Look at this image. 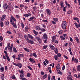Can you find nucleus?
<instances>
[{
  "mask_svg": "<svg viewBox=\"0 0 80 80\" xmlns=\"http://www.w3.org/2000/svg\"><path fill=\"white\" fill-rule=\"evenodd\" d=\"M10 22L11 24L12 25L13 27H14V28H17V25H16V24L14 23V22L12 21V20L10 19Z\"/></svg>",
  "mask_w": 80,
  "mask_h": 80,
  "instance_id": "obj_1",
  "label": "nucleus"
},
{
  "mask_svg": "<svg viewBox=\"0 0 80 80\" xmlns=\"http://www.w3.org/2000/svg\"><path fill=\"white\" fill-rule=\"evenodd\" d=\"M27 42L29 43H31V44H33L34 43V42H33V40H31L28 39L27 40Z\"/></svg>",
  "mask_w": 80,
  "mask_h": 80,
  "instance_id": "obj_2",
  "label": "nucleus"
},
{
  "mask_svg": "<svg viewBox=\"0 0 80 80\" xmlns=\"http://www.w3.org/2000/svg\"><path fill=\"white\" fill-rule=\"evenodd\" d=\"M13 44H12L11 46H10V47H9V48H8V49H9L10 50L9 51L11 52H12V49L13 48Z\"/></svg>",
  "mask_w": 80,
  "mask_h": 80,
  "instance_id": "obj_3",
  "label": "nucleus"
},
{
  "mask_svg": "<svg viewBox=\"0 0 80 80\" xmlns=\"http://www.w3.org/2000/svg\"><path fill=\"white\" fill-rule=\"evenodd\" d=\"M60 64H58L56 66V70L57 71H58L60 69Z\"/></svg>",
  "mask_w": 80,
  "mask_h": 80,
  "instance_id": "obj_4",
  "label": "nucleus"
},
{
  "mask_svg": "<svg viewBox=\"0 0 80 80\" xmlns=\"http://www.w3.org/2000/svg\"><path fill=\"white\" fill-rule=\"evenodd\" d=\"M3 7L5 10H7L8 8V5L7 4H4L3 5Z\"/></svg>",
  "mask_w": 80,
  "mask_h": 80,
  "instance_id": "obj_5",
  "label": "nucleus"
},
{
  "mask_svg": "<svg viewBox=\"0 0 80 80\" xmlns=\"http://www.w3.org/2000/svg\"><path fill=\"white\" fill-rule=\"evenodd\" d=\"M5 17H6V15L4 14L2 15V18H1L2 21H3L5 18Z\"/></svg>",
  "mask_w": 80,
  "mask_h": 80,
  "instance_id": "obj_6",
  "label": "nucleus"
},
{
  "mask_svg": "<svg viewBox=\"0 0 80 80\" xmlns=\"http://www.w3.org/2000/svg\"><path fill=\"white\" fill-rule=\"evenodd\" d=\"M49 47L51 48V50H55V47L53 46V45L51 44L49 45Z\"/></svg>",
  "mask_w": 80,
  "mask_h": 80,
  "instance_id": "obj_7",
  "label": "nucleus"
},
{
  "mask_svg": "<svg viewBox=\"0 0 80 80\" xmlns=\"http://www.w3.org/2000/svg\"><path fill=\"white\" fill-rule=\"evenodd\" d=\"M43 37L45 39H47L48 38V36H47V35L46 34V33L44 34L43 35Z\"/></svg>",
  "mask_w": 80,
  "mask_h": 80,
  "instance_id": "obj_8",
  "label": "nucleus"
},
{
  "mask_svg": "<svg viewBox=\"0 0 80 80\" xmlns=\"http://www.w3.org/2000/svg\"><path fill=\"white\" fill-rule=\"evenodd\" d=\"M47 10V13L48 15H50V13H51V12H50V11L48 9H46Z\"/></svg>",
  "mask_w": 80,
  "mask_h": 80,
  "instance_id": "obj_9",
  "label": "nucleus"
},
{
  "mask_svg": "<svg viewBox=\"0 0 80 80\" xmlns=\"http://www.w3.org/2000/svg\"><path fill=\"white\" fill-rule=\"evenodd\" d=\"M62 28L63 29H66V26L64 24H62Z\"/></svg>",
  "mask_w": 80,
  "mask_h": 80,
  "instance_id": "obj_10",
  "label": "nucleus"
},
{
  "mask_svg": "<svg viewBox=\"0 0 80 80\" xmlns=\"http://www.w3.org/2000/svg\"><path fill=\"white\" fill-rule=\"evenodd\" d=\"M7 59L8 60V62H10V58H9V57L7 55H5Z\"/></svg>",
  "mask_w": 80,
  "mask_h": 80,
  "instance_id": "obj_11",
  "label": "nucleus"
},
{
  "mask_svg": "<svg viewBox=\"0 0 80 80\" xmlns=\"http://www.w3.org/2000/svg\"><path fill=\"white\" fill-rule=\"evenodd\" d=\"M35 18L33 17H32L30 18L29 19H28L29 21L30 22V21H32V20H33V19Z\"/></svg>",
  "mask_w": 80,
  "mask_h": 80,
  "instance_id": "obj_12",
  "label": "nucleus"
},
{
  "mask_svg": "<svg viewBox=\"0 0 80 80\" xmlns=\"http://www.w3.org/2000/svg\"><path fill=\"white\" fill-rule=\"evenodd\" d=\"M60 4L61 5V8H63V7L64 6H63V2L62 1H61L60 2Z\"/></svg>",
  "mask_w": 80,
  "mask_h": 80,
  "instance_id": "obj_13",
  "label": "nucleus"
},
{
  "mask_svg": "<svg viewBox=\"0 0 80 80\" xmlns=\"http://www.w3.org/2000/svg\"><path fill=\"white\" fill-rule=\"evenodd\" d=\"M77 70L78 72L80 71V65H78L77 67Z\"/></svg>",
  "mask_w": 80,
  "mask_h": 80,
  "instance_id": "obj_14",
  "label": "nucleus"
},
{
  "mask_svg": "<svg viewBox=\"0 0 80 80\" xmlns=\"http://www.w3.org/2000/svg\"><path fill=\"white\" fill-rule=\"evenodd\" d=\"M11 20H12L13 22V20H14V21H16V19H15V18H14L12 16H11Z\"/></svg>",
  "mask_w": 80,
  "mask_h": 80,
  "instance_id": "obj_15",
  "label": "nucleus"
},
{
  "mask_svg": "<svg viewBox=\"0 0 80 80\" xmlns=\"http://www.w3.org/2000/svg\"><path fill=\"white\" fill-rule=\"evenodd\" d=\"M30 61L32 63H34L35 62V61H34V60L32 59L31 58H30L29 59Z\"/></svg>",
  "mask_w": 80,
  "mask_h": 80,
  "instance_id": "obj_16",
  "label": "nucleus"
},
{
  "mask_svg": "<svg viewBox=\"0 0 80 80\" xmlns=\"http://www.w3.org/2000/svg\"><path fill=\"white\" fill-rule=\"evenodd\" d=\"M75 39L76 40V42L78 43L79 42V39H78V38L77 37H75Z\"/></svg>",
  "mask_w": 80,
  "mask_h": 80,
  "instance_id": "obj_17",
  "label": "nucleus"
},
{
  "mask_svg": "<svg viewBox=\"0 0 80 80\" xmlns=\"http://www.w3.org/2000/svg\"><path fill=\"white\" fill-rule=\"evenodd\" d=\"M53 20L54 21V22H57L58 21V18H54L53 19Z\"/></svg>",
  "mask_w": 80,
  "mask_h": 80,
  "instance_id": "obj_18",
  "label": "nucleus"
},
{
  "mask_svg": "<svg viewBox=\"0 0 80 80\" xmlns=\"http://www.w3.org/2000/svg\"><path fill=\"white\" fill-rule=\"evenodd\" d=\"M33 32L35 35H37L38 34V32L35 31V30H33Z\"/></svg>",
  "mask_w": 80,
  "mask_h": 80,
  "instance_id": "obj_19",
  "label": "nucleus"
},
{
  "mask_svg": "<svg viewBox=\"0 0 80 80\" xmlns=\"http://www.w3.org/2000/svg\"><path fill=\"white\" fill-rule=\"evenodd\" d=\"M36 29L37 30H40V28L39 26H36Z\"/></svg>",
  "mask_w": 80,
  "mask_h": 80,
  "instance_id": "obj_20",
  "label": "nucleus"
},
{
  "mask_svg": "<svg viewBox=\"0 0 80 80\" xmlns=\"http://www.w3.org/2000/svg\"><path fill=\"white\" fill-rule=\"evenodd\" d=\"M56 49L54 50V51L55 53H56V54H57V53H58V50L57 48H56Z\"/></svg>",
  "mask_w": 80,
  "mask_h": 80,
  "instance_id": "obj_21",
  "label": "nucleus"
},
{
  "mask_svg": "<svg viewBox=\"0 0 80 80\" xmlns=\"http://www.w3.org/2000/svg\"><path fill=\"white\" fill-rule=\"evenodd\" d=\"M72 13V10H70L69 11H68L67 12V13L68 14H71Z\"/></svg>",
  "mask_w": 80,
  "mask_h": 80,
  "instance_id": "obj_22",
  "label": "nucleus"
},
{
  "mask_svg": "<svg viewBox=\"0 0 80 80\" xmlns=\"http://www.w3.org/2000/svg\"><path fill=\"white\" fill-rule=\"evenodd\" d=\"M54 58H55V60H58V56H57V55H55L54 56Z\"/></svg>",
  "mask_w": 80,
  "mask_h": 80,
  "instance_id": "obj_23",
  "label": "nucleus"
},
{
  "mask_svg": "<svg viewBox=\"0 0 80 80\" xmlns=\"http://www.w3.org/2000/svg\"><path fill=\"white\" fill-rule=\"evenodd\" d=\"M28 35L29 37L30 38H31V39H33V37L32 36V35L30 34H28Z\"/></svg>",
  "mask_w": 80,
  "mask_h": 80,
  "instance_id": "obj_24",
  "label": "nucleus"
},
{
  "mask_svg": "<svg viewBox=\"0 0 80 80\" xmlns=\"http://www.w3.org/2000/svg\"><path fill=\"white\" fill-rule=\"evenodd\" d=\"M28 27H26L25 29V32H28Z\"/></svg>",
  "mask_w": 80,
  "mask_h": 80,
  "instance_id": "obj_25",
  "label": "nucleus"
},
{
  "mask_svg": "<svg viewBox=\"0 0 80 80\" xmlns=\"http://www.w3.org/2000/svg\"><path fill=\"white\" fill-rule=\"evenodd\" d=\"M74 24L75 27H76L77 28H78V24H77L76 22H75Z\"/></svg>",
  "mask_w": 80,
  "mask_h": 80,
  "instance_id": "obj_26",
  "label": "nucleus"
},
{
  "mask_svg": "<svg viewBox=\"0 0 80 80\" xmlns=\"http://www.w3.org/2000/svg\"><path fill=\"white\" fill-rule=\"evenodd\" d=\"M18 57H24V55L22 54H20L18 55Z\"/></svg>",
  "mask_w": 80,
  "mask_h": 80,
  "instance_id": "obj_27",
  "label": "nucleus"
},
{
  "mask_svg": "<svg viewBox=\"0 0 80 80\" xmlns=\"http://www.w3.org/2000/svg\"><path fill=\"white\" fill-rule=\"evenodd\" d=\"M24 50H25V51H26V52H30V51L28 49H27L26 48H24Z\"/></svg>",
  "mask_w": 80,
  "mask_h": 80,
  "instance_id": "obj_28",
  "label": "nucleus"
},
{
  "mask_svg": "<svg viewBox=\"0 0 80 80\" xmlns=\"http://www.w3.org/2000/svg\"><path fill=\"white\" fill-rule=\"evenodd\" d=\"M60 38H61V40H65V38L62 36H61Z\"/></svg>",
  "mask_w": 80,
  "mask_h": 80,
  "instance_id": "obj_29",
  "label": "nucleus"
},
{
  "mask_svg": "<svg viewBox=\"0 0 80 80\" xmlns=\"http://www.w3.org/2000/svg\"><path fill=\"white\" fill-rule=\"evenodd\" d=\"M5 24L6 25H8L9 24V22H8V21H7L5 22Z\"/></svg>",
  "mask_w": 80,
  "mask_h": 80,
  "instance_id": "obj_30",
  "label": "nucleus"
},
{
  "mask_svg": "<svg viewBox=\"0 0 80 80\" xmlns=\"http://www.w3.org/2000/svg\"><path fill=\"white\" fill-rule=\"evenodd\" d=\"M65 3H66V4L68 6V8H69L70 7V4L67 3V1H65Z\"/></svg>",
  "mask_w": 80,
  "mask_h": 80,
  "instance_id": "obj_31",
  "label": "nucleus"
},
{
  "mask_svg": "<svg viewBox=\"0 0 80 80\" xmlns=\"http://www.w3.org/2000/svg\"><path fill=\"white\" fill-rule=\"evenodd\" d=\"M0 23L1 27H2L3 26V22L1 21Z\"/></svg>",
  "mask_w": 80,
  "mask_h": 80,
  "instance_id": "obj_32",
  "label": "nucleus"
},
{
  "mask_svg": "<svg viewBox=\"0 0 80 80\" xmlns=\"http://www.w3.org/2000/svg\"><path fill=\"white\" fill-rule=\"evenodd\" d=\"M29 15H30V14H25L24 15V17H28V16H29Z\"/></svg>",
  "mask_w": 80,
  "mask_h": 80,
  "instance_id": "obj_33",
  "label": "nucleus"
},
{
  "mask_svg": "<svg viewBox=\"0 0 80 80\" xmlns=\"http://www.w3.org/2000/svg\"><path fill=\"white\" fill-rule=\"evenodd\" d=\"M0 70H1V72H4V68L3 67H2L0 68Z\"/></svg>",
  "mask_w": 80,
  "mask_h": 80,
  "instance_id": "obj_34",
  "label": "nucleus"
},
{
  "mask_svg": "<svg viewBox=\"0 0 80 80\" xmlns=\"http://www.w3.org/2000/svg\"><path fill=\"white\" fill-rule=\"evenodd\" d=\"M48 47V46L47 45L43 46V49H46Z\"/></svg>",
  "mask_w": 80,
  "mask_h": 80,
  "instance_id": "obj_35",
  "label": "nucleus"
},
{
  "mask_svg": "<svg viewBox=\"0 0 80 80\" xmlns=\"http://www.w3.org/2000/svg\"><path fill=\"white\" fill-rule=\"evenodd\" d=\"M20 77L22 78H23V77H24V75H23V74H21L20 75Z\"/></svg>",
  "mask_w": 80,
  "mask_h": 80,
  "instance_id": "obj_36",
  "label": "nucleus"
},
{
  "mask_svg": "<svg viewBox=\"0 0 80 80\" xmlns=\"http://www.w3.org/2000/svg\"><path fill=\"white\" fill-rule=\"evenodd\" d=\"M74 61L75 62H76V63H78V61L77 58H75L74 60Z\"/></svg>",
  "mask_w": 80,
  "mask_h": 80,
  "instance_id": "obj_37",
  "label": "nucleus"
},
{
  "mask_svg": "<svg viewBox=\"0 0 80 80\" xmlns=\"http://www.w3.org/2000/svg\"><path fill=\"white\" fill-rule=\"evenodd\" d=\"M32 9L34 11H35V10H37V8L35 7H34L32 8Z\"/></svg>",
  "mask_w": 80,
  "mask_h": 80,
  "instance_id": "obj_38",
  "label": "nucleus"
},
{
  "mask_svg": "<svg viewBox=\"0 0 80 80\" xmlns=\"http://www.w3.org/2000/svg\"><path fill=\"white\" fill-rule=\"evenodd\" d=\"M32 55L33 56V57H34L35 58L37 57V54H36V53H33L32 54Z\"/></svg>",
  "mask_w": 80,
  "mask_h": 80,
  "instance_id": "obj_39",
  "label": "nucleus"
},
{
  "mask_svg": "<svg viewBox=\"0 0 80 80\" xmlns=\"http://www.w3.org/2000/svg\"><path fill=\"white\" fill-rule=\"evenodd\" d=\"M18 67L19 68H22V64L20 63H19L18 64Z\"/></svg>",
  "mask_w": 80,
  "mask_h": 80,
  "instance_id": "obj_40",
  "label": "nucleus"
},
{
  "mask_svg": "<svg viewBox=\"0 0 80 80\" xmlns=\"http://www.w3.org/2000/svg\"><path fill=\"white\" fill-rule=\"evenodd\" d=\"M36 40L38 41H40V39L38 37H36Z\"/></svg>",
  "mask_w": 80,
  "mask_h": 80,
  "instance_id": "obj_41",
  "label": "nucleus"
},
{
  "mask_svg": "<svg viewBox=\"0 0 80 80\" xmlns=\"http://www.w3.org/2000/svg\"><path fill=\"white\" fill-rule=\"evenodd\" d=\"M13 50L14 52H17V50H16V48H15L14 47L13 48Z\"/></svg>",
  "mask_w": 80,
  "mask_h": 80,
  "instance_id": "obj_42",
  "label": "nucleus"
},
{
  "mask_svg": "<svg viewBox=\"0 0 80 80\" xmlns=\"http://www.w3.org/2000/svg\"><path fill=\"white\" fill-rule=\"evenodd\" d=\"M2 77L1 78V79L2 80H4V78H5V77H4V76H5V75H4V74H2Z\"/></svg>",
  "mask_w": 80,
  "mask_h": 80,
  "instance_id": "obj_43",
  "label": "nucleus"
},
{
  "mask_svg": "<svg viewBox=\"0 0 80 80\" xmlns=\"http://www.w3.org/2000/svg\"><path fill=\"white\" fill-rule=\"evenodd\" d=\"M21 26L22 28H24V27H25V26H24V24H23V22H22L21 23Z\"/></svg>",
  "mask_w": 80,
  "mask_h": 80,
  "instance_id": "obj_44",
  "label": "nucleus"
},
{
  "mask_svg": "<svg viewBox=\"0 0 80 80\" xmlns=\"http://www.w3.org/2000/svg\"><path fill=\"white\" fill-rule=\"evenodd\" d=\"M64 24L65 25H67V22L65 21H64L63 22L62 24Z\"/></svg>",
  "mask_w": 80,
  "mask_h": 80,
  "instance_id": "obj_45",
  "label": "nucleus"
},
{
  "mask_svg": "<svg viewBox=\"0 0 80 80\" xmlns=\"http://www.w3.org/2000/svg\"><path fill=\"white\" fill-rule=\"evenodd\" d=\"M13 64V65H15L16 66H18V63H16L14 62H12Z\"/></svg>",
  "mask_w": 80,
  "mask_h": 80,
  "instance_id": "obj_46",
  "label": "nucleus"
},
{
  "mask_svg": "<svg viewBox=\"0 0 80 80\" xmlns=\"http://www.w3.org/2000/svg\"><path fill=\"white\" fill-rule=\"evenodd\" d=\"M46 77H47V74H45L43 76V78H44V79H45V78H46Z\"/></svg>",
  "mask_w": 80,
  "mask_h": 80,
  "instance_id": "obj_47",
  "label": "nucleus"
},
{
  "mask_svg": "<svg viewBox=\"0 0 80 80\" xmlns=\"http://www.w3.org/2000/svg\"><path fill=\"white\" fill-rule=\"evenodd\" d=\"M12 79H15V76L13 75L11 77Z\"/></svg>",
  "mask_w": 80,
  "mask_h": 80,
  "instance_id": "obj_48",
  "label": "nucleus"
},
{
  "mask_svg": "<svg viewBox=\"0 0 80 80\" xmlns=\"http://www.w3.org/2000/svg\"><path fill=\"white\" fill-rule=\"evenodd\" d=\"M18 72H19V73H22V74L23 73V70H21V71L19 70Z\"/></svg>",
  "mask_w": 80,
  "mask_h": 80,
  "instance_id": "obj_49",
  "label": "nucleus"
},
{
  "mask_svg": "<svg viewBox=\"0 0 80 80\" xmlns=\"http://www.w3.org/2000/svg\"><path fill=\"white\" fill-rule=\"evenodd\" d=\"M16 17L18 19H20V16L18 15H16Z\"/></svg>",
  "mask_w": 80,
  "mask_h": 80,
  "instance_id": "obj_50",
  "label": "nucleus"
},
{
  "mask_svg": "<svg viewBox=\"0 0 80 80\" xmlns=\"http://www.w3.org/2000/svg\"><path fill=\"white\" fill-rule=\"evenodd\" d=\"M30 73H28L27 74V76L28 77H30Z\"/></svg>",
  "mask_w": 80,
  "mask_h": 80,
  "instance_id": "obj_51",
  "label": "nucleus"
},
{
  "mask_svg": "<svg viewBox=\"0 0 80 80\" xmlns=\"http://www.w3.org/2000/svg\"><path fill=\"white\" fill-rule=\"evenodd\" d=\"M28 68H29V69H30V70H32V68L31 67L29 66H28Z\"/></svg>",
  "mask_w": 80,
  "mask_h": 80,
  "instance_id": "obj_52",
  "label": "nucleus"
},
{
  "mask_svg": "<svg viewBox=\"0 0 80 80\" xmlns=\"http://www.w3.org/2000/svg\"><path fill=\"white\" fill-rule=\"evenodd\" d=\"M63 11H64V12H67L66 11V9H65V7H64L63 8Z\"/></svg>",
  "mask_w": 80,
  "mask_h": 80,
  "instance_id": "obj_53",
  "label": "nucleus"
},
{
  "mask_svg": "<svg viewBox=\"0 0 80 80\" xmlns=\"http://www.w3.org/2000/svg\"><path fill=\"white\" fill-rule=\"evenodd\" d=\"M45 62H46V63H47V64L48 63V60H47V59H45Z\"/></svg>",
  "mask_w": 80,
  "mask_h": 80,
  "instance_id": "obj_54",
  "label": "nucleus"
},
{
  "mask_svg": "<svg viewBox=\"0 0 80 80\" xmlns=\"http://www.w3.org/2000/svg\"><path fill=\"white\" fill-rule=\"evenodd\" d=\"M52 41H53L55 39V37H53L52 38Z\"/></svg>",
  "mask_w": 80,
  "mask_h": 80,
  "instance_id": "obj_55",
  "label": "nucleus"
},
{
  "mask_svg": "<svg viewBox=\"0 0 80 80\" xmlns=\"http://www.w3.org/2000/svg\"><path fill=\"white\" fill-rule=\"evenodd\" d=\"M58 33L59 34H62V31H59L58 32Z\"/></svg>",
  "mask_w": 80,
  "mask_h": 80,
  "instance_id": "obj_56",
  "label": "nucleus"
},
{
  "mask_svg": "<svg viewBox=\"0 0 80 80\" xmlns=\"http://www.w3.org/2000/svg\"><path fill=\"white\" fill-rule=\"evenodd\" d=\"M4 52L5 53V54H6L5 55H8V53H7V51H4Z\"/></svg>",
  "mask_w": 80,
  "mask_h": 80,
  "instance_id": "obj_57",
  "label": "nucleus"
},
{
  "mask_svg": "<svg viewBox=\"0 0 80 80\" xmlns=\"http://www.w3.org/2000/svg\"><path fill=\"white\" fill-rule=\"evenodd\" d=\"M0 39L2 41V40H3V37H2V36H1L0 37Z\"/></svg>",
  "mask_w": 80,
  "mask_h": 80,
  "instance_id": "obj_58",
  "label": "nucleus"
},
{
  "mask_svg": "<svg viewBox=\"0 0 80 80\" xmlns=\"http://www.w3.org/2000/svg\"><path fill=\"white\" fill-rule=\"evenodd\" d=\"M74 20H78V18H74Z\"/></svg>",
  "mask_w": 80,
  "mask_h": 80,
  "instance_id": "obj_59",
  "label": "nucleus"
},
{
  "mask_svg": "<svg viewBox=\"0 0 80 80\" xmlns=\"http://www.w3.org/2000/svg\"><path fill=\"white\" fill-rule=\"evenodd\" d=\"M65 65H64L62 67V70H65Z\"/></svg>",
  "mask_w": 80,
  "mask_h": 80,
  "instance_id": "obj_60",
  "label": "nucleus"
},
{
  "mask_svg": "<svg viewBox=\"0 0 80 80\" xmlns=\"http://www.w3.org/2000/svg\"><path fill=\"white\" fill-rule=\"evenodd\" d=\"M64 58H66V59H68V57H67V56H65V55L64 56Z\"/></svg>",
  "mask_w": 80,
  "mask_h": 80,
  "instance_id": "obj_61",
  "label": "nucleus"
},
{
  "mask_svg": "<svg viewBox=\"0 0 80 80\" xmlns=\"http://www.w3.org/2000/svg\"><path fill=\"white\" fill-rule=\"evenodd\" d=\"M52 24H54V25H55V24H56V22H54V21H52Z\"/></svg>",
  "mask_w": 80,
  "mask_h": 80,
  "instance_id": "obj_62",
  "label": "nucleus"
},
{
  "mask_svg": "<svg viewBox=\"0 0 80 80\" xmlns=\"http://www.w3.org/2000/svg\"><path fill=\"white\" fill-rule=\"evenodd\" d=\"M50 77L51 76L50 75H48V80H50Z\"/></svg>",
  "mask_w": 80,
  "mask_h": 80,
  "instance_id": "obj_63",
  "label": "nucleus"
},
{
  "mask_svg": "<svg viewBox=\"0 0 80 80\" xmlns=\"http://www.w3.org/2000/svg\"><path fill=\"white\" fill-rule=\"evenodd\" d=\"M7 33H9V34H12V32L10 31H8Z\"/></svg>",
  "mask_w": 80,
  "mask_h": 80,
  "instance_id": "obj_64",
  "label": "nucleus"
}]
</instances>
